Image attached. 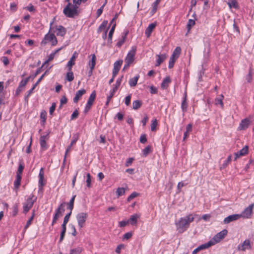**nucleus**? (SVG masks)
Segmentation results:
<instances>
[{
    "mask_svg": "<svg viewBox=\"0 0 254 254\" xmlns=\"http://www.w3.org/2000/svg\"><path fill=\"white\" fill-rule=\"evenodd\" d=\"M156 26V23H152L149 25V26L147 27L145 31V34L147 36V37H149L151 33H152L153 30Z\"/></svg>",
    "mask_w": 254,
    "mask_h": 254,
    "instance_id": "412c9836",
    "label": "nucleus"
},
{
    "mask_svg": "<svg viewBox=\"0 0 254 254\" xmlns=\"http://www.w3.org/2000/svg\"><path fill=\"white\" fill-rule=\"evenodd\" d=\"M96 91L95 90H94L93 91H92V92L90 94V95L88 99L87 102L85 105V108L84 110V114H87L91 109V107L93 104V102L96 98Z\"/></svg>",
    "mask_w": 254,
    "mask_h": 254,
    "instance_id": "0eeeda50",
    "label": "nucleus"
},
{
    "mask_svg": "<svg viewBox=\"0 0 254 254\" xmlns=\"http://www.w3.org/2000/svg\"><path fill=\"white\" fill-rule=\"evenodd\" d=\"M248 146L246 145L240 151L236 152L235 153V160H236L237 158L240 157L241 156H243L247 154L248 153Z\"/></svg>",
    "mask_w": 254,
    "mask_h": 254,
    "instance_id": "f3484780",
    "label": "nucleus"
},
{
    "mask_svg": "<svg viewBox=\"0 0 254 254\" xmlns=\"http://www.w3.org/2000/svg\"><path fill=\"white\" fill-rule=\"evenodd\" d=\"M195 215L190 214L185 217H182L175 223L177 230L179 233H183L189 227L190 223L193 221Z\"/></svg>",
    "mask_w": 254,
    "mask_h": 254,
    "instance_id": "f257e3e1",
    "label": "nucleus"
},
{
    "mask_svg": "<svg viewBox=\"0 0 254 254\" xmlns=\"http://www.w3.org/2000/svg\"><path fill=\"white\" fill-rule=\"evenodd\" d=\"M78 138H79V134L78 133L75 134H74L73 135L72 140L71 141L69 145L66 148L65 152V154H64V161H63V164L64 165V163L65 162L66 158V156H67V153L70 150L71 147L74 144H75L76 143V141L78 139Z\"/></svg>",
    "mask_w": 254,
    "mask_h": 254,
    "instance_id": "9b49d317",
    "label": "nucleus"
},
{
    "mask_svg": "<svg viewBox=\"0 0 254 254\" xmlns=\"http://www.w3.org/2000/svg\"><path fill=\"white\" fill-rule=\"evenodd\" d=\"M67 102V98L65 95L62 96L60 100V108H62L63 105L65 104Z\"/></svg>",
    "mask_w": 254,
    "mask_h": 254,
    "instance_id": "864d4df0",
    "label": "nucleus"
},
{
    "mask_svg": "<svg viewBox=\"0 0 254 254\" xmlns=\"http://www.w3.org/2000/svg\"><path fill=\"white\" fill-rule=\"evenodd\" d=\"M116 92V91H114V88H113V89L110 91V95L108 96L107 97V101L106 103V105H107L109 104V102L110 101L112 97L114 95Z\"/></svg>",
    "mask_w": 254,
    "mask_h": 254,
    "instance_id": "a19ab883",
    "label": "nucleus"
},
{
    "mask_svg": "<svg viewBox=\"0 0 254 254\" xmlns=\"http://www.w3.org/2000/svg\"><path fill=\"white\" fill-rule=\"evenodd\" d=\"M21 180V176L19 175H16V178L14 182V186L15 189H17L19 188Z\"/></svg>",
    "mask_w": 254,
    "mask_h": 254,
    "instance_id": "72a5a7b5",
    "label": "nucleus"
},
{
    "mask_svg": "<svg viewBox=\"0 0 254 254\" xmlns=\"http://www.w3.org/2000/svg\"><path fill=\"white\" fill-rule=\"evenodd\" d=\"M125 245L124 244H120V245H119L116 249V253L119 254L121 253V251L122 249H124L125 248Z\"/></svg>",
    "mask_w": 254,
    "mask_h": 254,
    "instance_id": "052dcab7",
    "label": "nucleus"
},
{
    "mask_svg": "<svg viewBox=\"0 0 254 254\" xmlns=\"http://www.w3.org/2000/svg\"><path fill=\"white\" fill-rule=\"evenodd\" d=\"M126 38V34L122 37V38L120 39L117 43L116 46L118 47H121L122 45L124 43Z\"/></svg>",
    "mask_w": 254,
    "mask_h": 254,
    "instance_id": "79ce46f5",
    "label": "nucleus"
},
{
    "mask_svg": "<svg viewBox=\"0 0 254 254\" xmlns=\"http://www.w3.org/2000/svg\"><path fill=\"white\" fill-rule=\"evenodd\" d=\"M107 0H106L105 2L104 3V4L100 8H99L97 10V13H96L97 17L100 16L101 15V14L102 13L104 7V6L105 5V4L107 3Z\"/></svg>",
    "mask_w": 254,
    "mask_h": 254,
    "instance_id": "4d7b16f0",
    "label": "nucleus"
},
{
    "mask_svg": "<svg viewBox=\"0 0 254 254\" xmlns=\"http://www.w3.org/2000/svg\"><path fill=\"white\" fill-rule=\"evenodd\" d=\"M171 82V78L169 76L166 77L163 80L161 84V87L163 89H167L169 84Z\"/></svg>",
    "mask_w": 254,
    "mask_h": 254,
    "instance_id": "aec40b11",
    "label": "nucleus"
},
{
    "mask_svg": "<svg viewBox=\"0 0 254 254\" xmlns=\"http://www.w3.org/2000/svg\"><path fill=\"white\" fill-rule=\"evenodd\" d=\"M37 200V197L33 194H31L23 203V213L26 214L32 208L33 204Z\"/></svg>",
    "mask_w": 254,
    "mask_h": 254,
    "instance_id": "20e7f679",
    "label": "nucleus"
},
{
    "mask_svg": "<svg viewBox=\"0 0 254 254\" xmlns=\"http://www.w3.org/2000/svg\"><path fill=\"white\" fill-rule=\"evenodd\" d=\"M82 252V249L80 247H77L75 249L70 250V254H78Z\"/></svg>",
    "mask_w": 254,
    "mask_h": 254,
    "instance_id": "37998d69",
    "label": "nucleus"
},
{
    "mask_svg": "<svg viewBox=\"0 0 254 254\" xmlns=\"http://www.w3.org/2000/svg\"><path fill=\"white\" fill-rule=\"evenodd\" d=\"M246 79L249 83L251 82L252 81V69L251 67H250L249 69V72L246 77Z\"/></svg>",
    "mask_w": 254,
    "mask_h": 254,
    "instance_id": "c03bdc74",
    "label": "nucleus"
},
{
    "mask_svg": "<svg viewBox=\"0 0 254 254\" xmlns=\"http://www.w3.org/2000/svg\"><path fill=\"white\" fill-rule=\"evenodd\" d=\"M116 193L118 196L123 195L125 193V189L124 188H118L117 190Z\"/></svg>",
    "mask_w": 254,
    "mask_h": 254,
    "instance_id": "de8ad7c7",
    "label": "nucleus"
},
{
    "mask_svg": "<svg viewBox=\"0 0 254 254\" xmlns=\"http://www.w3.org/2000/svg\"><path fill=\"white\" fill-rule=\"evenodd\" d=\"M136 47H132L131 49L128 53L126 59L125 63H127V65H130L134 60V56L136 53Z\"/></svg>",
    "mask_w": 254,
    "mask_h": 254,
    "instance_id": "6e6552de",
    "label": "nucleus"
},
{
    "mask_svg": "<svg viewBox=\"0 0 254 254\" xmlns=\"http://www.w3.org/2000/svg\"><path fill=\"white\" fill-rule=\"evenodd\" d=\"M47 71H46L38 79L37 82L33 85V87L34 88H36V87L38 85V84L41 81V80L43 79L44 76L46 75Z\"/></svg>",
    "mask_w": 254,
    "mask_h": 254,
    "instance_id": "603ef678",
    "label": "nucleus"
},
{
    "mask_svg": "<svg viewBox=\"0 0 254 254\" xmlns=\"http://www.w3.org/2000/svg\"><path fill=\"white\" fill-rule=\"evenodd\" d=\"M35 88L32 87L31 89H30L27 93V94L25 95L24 100L27 103L28 102L29 100V97L31 95V94L33 93L34 89Z\"/></svg>",
    "mask_w": 254,
    "mask_h": 254,
    "instance_id": "a18cd8bd",
    "label": "nucleus"
},
{
    "mask_svg": "<svg viewBox=\"0 0 254 254\" xmlns=\"http://www.w3.org/2000/svg\"><path fill=\"white\" fill-rule=\"evenodd\" d=\"M63 48V47H61V48L57 49L56 50H55L54 52L51 53L49 55V56H48V59L46 60V63H49V62L52 61L54 59V58L55 56V55L57 53H58V52H59L61 50H62Z\"/></svg>",
    "mask_w": 254,
    "mask_h": 254,
    "instance_id": "393cba45",
    "label": "nucleus"
},
{
    "mask_svg": "<svg viewBox=\"0 0 254 254\" xmlns=\"http://www.w3.org/2000/svg\"><path fill=\"white\" fill-rule=\"evenodd\" d=\"M241 218V215L239 214H235L233 215H230L228 217H226L223 220V224H229L232 222L237 220Z\"/></svg>",
    "mask_w": 254,
    "mask_h": 254,
    "instance_id": "4468645a",
    "label": "nucleus"
},
{
    "mask_svg": "<svg viewBox=\"0 0 254 254\" xmlns=\"http://www.w3.org/2000/svg\"><path fill=\"white\" fill-rule=\"evenodd\" d=\"M56 107V103H53L52 104V106L50 108V110H49V113L51 115H53V112L55 110Z\"/></svg>",
    "mask_w": 254,
    "mask_h": 254,
    "instance_id": "774afa93",
    "label": "nucleus"
},
{
    "mask_svg": "<svg viewBox=\"0 0 254 254\" xmlns=\"http://www.w3.org/2000/svg\"><path fill=\"white\" fill-rule=\"evenodd\" d=\"M24 168V165L23 163L20 162L18 166V168L17 171L16 172V175H19L21 176L22 173Z\"/></svg>",
    "mask_w": 254,
    "mask_h": 254,
    "instance_id": "4c0bfd02",
    "label": "nucleus"
},
{
    "mask_svg": "<svg viewBox=\"0 0 254 254\" xmlns=\"http://www.w3.org/2000/svg\"><path fill=\"white\" fill-rule=\"evenodd\" d=\"M78 54L77 52L75 51L69 61L67 62L66 66L68 68V70H71L72 69V66L75 64V60L77 58Z\"/></svg>",
    "mask_w": 254,
    "mask_h": 254,
    "instance_id": "dca6fc26",
    "label": "nucleus"
},
{
    "mask_svg": "<svg viewBox=\"0 0 254 254\" xmlns=\"http://www.w3.org/2000/svg\"><path fill=\"white\" fill-rule=\"evenodd\" d=\"M251 122L250 118H246L242 120L239 124V129L240 130H245L249 127Z\"/></svg>",
    "mask_w": 254,
    "mask_h": 254,
    "instance_id": "ddd939ff",
    "label": "nucleus"
},
{
    "mask_svg": "<svg viewBox=\"0 0 254 254\" xmlns=\"http://www.w3.org/2000/svg\"><path fill=\"white\" fill-rule=\"evenodd\" d=\"M131 97V94H129L128 96L126 97L125 100V103L127 106H128L130 104Z\"/></svg>",
    "mask_w": 254,
    "mask_h": 254,
    "instance_id": "338daca9",
    "label": "nucleus"
},
{
    "mask_svg": "<svg viewBox=\"0 0 254 254\" xmlns=\"http://www.w3.org/2000/svg\"><path fill=\"white\" fill-rule=\"evenodd\" d=\"M79 5L73 3V5L70 2H68L67 4L64 7L63 10L64 14L69 18H74L75 16H78L79 14V11L78 8Z\"/></svg>",
    "mask_w": 254,
    "mask_h": 254,
    "instance_id": "7ed1b4c3",
    "label": "nucleus"
},
{
    "mask_svg": "<svg viewBox=\"0 0 254 254\" xmlns=\"http://www.w3.org/2000/svg\"><path fill=\"white\" fill-rule=\"evenodd\" d=\"M181 53V48L180 47H177L175 50H174L172 55H171V57L175 58L177 59Z\"/></svg>",
    "mask_w": 254,
    "mask_h": 254,
    "instance_id": "b1692460",
    "label": "nucleus"
},
{
    "mask_svg": "<svg viewBox=\"0 0 254 254\" xmlns=\"http://www.w3.org/2000/svg\"><path fill=\"white\" fill-rule=\"evenodd\" d=\"M52 27H54L52 32L54 33H56L57 36L64 37L66 33V28L62 25H56L55 26H52Z\"/></svg>",
    "mask_w": 254,
    "mask_h": 254,
    "instance_id": "9d476101",
    "label": "nucleus"
},
{
    "mask_svg": "<svg viewBox=\"0 0 254 254\" xmlns=\"http://www.w3.org/2000/svg\"><path fill=\"white\" fill-rule=\"evenodd\" d=\"M31 77V76H28V77L26 78L25 79L22 80L19 84L18 86L20 87L23 88L25 86V85L27 84V82L29 81L30 78Z\"/></svg>",
    "mask_w": 254,
    "mask_h": 254,
    "instance_id": "e433bc0d",
    "label": "nucleus"
},
{
    "mask_svg": "<svg viewBox=\"0 0 254 254\" xmlns=\"http://www.w3.org/2000/svg\"><path fill=\"white\" fill-rule=\"evenodd\" d=\"M55 18L53 19V21L50 22V29L49 32L46 34L43 39L41 42V45L42 46L46 45L48 42L51 43V45L52 46H56L58 43L57 39L55 35V34L52 32L54 27H52V25H53L54 22Z\"/></svg>",
    "mask_w": 254,
    "mask_h": 254,
    "instance_id": "f03ea898",
    "label": "nucleus"
},
{
    "mask_svg": "<svg viewBox=\"0 0 254 254\" xmlns=\"http://www.w3.org/2000/svg\"><path fill=\"white\" fill-rule=\"evenodd\" d=\"M138 195V193L136 192H132L130 195H129V196L127 197V201H130L131 200H132L133 198L135 197Z\"/></svg>",
    "mask_w": 254,
    "mask_h": 254,
    "instance_id": "680f3d73",
    "label": "nucleus"
},
{
    "mask_svg": "<svg viewBox=\"0 0 254 254\" xmlns=\"http://www.w3.org/2000/svg\"><path fill=\"white\" fill-rule=\"evenodd\" d=\"M224 99V96L221 94L219 97L217 98L215 101V104L216 105H220L222 108L224 107L223 100Z\"/></svg>",
    "mask_w": 254,
    "mask_h": 254,
    "instance_id": "c85d7f7f",
    "label": "nucleus"
},
{
    "mask_svg": "<svg viewBox=\"0 0 254 254\" xmlns=\"http://www.w3.org/2000/svg\"><path fill=\"white\" fill-rule=\"evenodd\" d=\"M88 218V214L86 212H80L76 216L78 226L80 229L83 228Z\"/></svg>",
    "mask_w": 254,
    "mask_h": 254,
    "instance_id": "39448f33",
    "label": "nucleus"
},
{
    "mask_svg": "<svg viewBox=\"0 0 254 254\" xmlns=\"http://www.w3.org/2000/svg\"><path fill=\"white\" fill-rule=\"evenodd\" d=\"M87 179L86 181V184H87V187L88 188H90L91 186V175L89 173H87L86 175Z\"/></svg>",
    "mask_w": 254,
    "mask_h": 254,
    "instance_id": "13d9d810",
    "label": "nucleus"
},
{
    "mask_svg": "<svg viewBox=\"0 0 254 254\" xmlns=\"http://www.w3.org/2000/svg\"><path fill=\"white\" fill-rule=\"evenodd\" d=\"M181 109L184 114L187 111L188 103L187 102V93H185V96L181 104Z\"/></svg>",
    "mask_w": 254,
    "mask_h": 254,
    "instance_id": "5701e85b",
    "label": "nucleus"
},
{
    "mask_svg": "<svg viewBox=\"0 0 254 254\" xmlns=\"http://www.w3.org/2000/svg\"><path fill=\"white\" fill-rule=\"evenodd\" d=\"M47 113L45 111H42L40 114L41 121L44 124L46 120Z\"/></svg>",
    "mask_w": 254,
    "mask_h": 254,
    "instance_id": "8fccbe9b",
    "label": "nucleus"
},
{
    "mask_svg": "<svg viewBox=\"0 0 254 254\" xmlns=\"http://www.w3.org/2000/svg\"><path fill=\"white\" fill-rule=\"evenodd\" d=\"M78 115L79 113L78 110L77 109L75 110L71 116L70 120H73L76 119L78 117Z\"/></svg>",
    "mask_w": 254,
    "mask_h": 254,
    "instance_id": "bf43d9fd",
    "label": "nucleus"
},
{
    "mask_svg": "<svg viewBox=\"0 0 254 254\" xmlns=\"http://www.w3.org/2000/svg\"><path fill=\"white\" fill-rule=\"evenodd\" d=\"M108 24L107 20H104L102 23L100 25L99 27L97 29V33H100L102 30L105 31Z\"/></svg>",
    "mask_w": 254,
    "mask_h": 254,
    "instance_id": "cd10ccee",
    "label": "nucleus"
},
{
    "mask_svg": "<svg viewBox=\"0 0 254 254\" xmlns=\"http://www.w3.org/2000/svg\"><path fill=\"white\" fill-rule=\"evenodd\" d=\"M254 207V204H251L246 207L241 214V217L244 218H250L252 216L253 210Z\"/></svg>",
    "mask_w": 254,
    "mask_h": 254,
    "instance_id": "1a4fd4ad",
    "label": "nucleus"
},
{
    "mask_svg": "<svg viewBox=\"0 0 254 254\" xmlns=\"http://www.w3.org/2000/svg\"><path fill=\"white\" fill-rule=\"evenodd\" d=\"M139 78V75L137 74L133 78H130L129 80V84L130 87L135 86L137 82V81Z\"/></svg>",
    "mask_w": 254,
    "mask_h": 254,
    "instance_id": "bb28decb",
    "label": "nucleus"
},
{
    "mask_svg": "<svg viewBox=\"0 0 254 254\" xmlns=\"http://www.w3.org/2000/svg\"><path fill=\"white\" fill-rule=\"evenodd\" d=\"M123 75L121 77L119 78L116 82V84L114 86V87H113L114 88V91H117L118 87L120 86L121 85V81L122 80V79L123 78Z\"/></svg>",
    "mask_w": 254,
    "mask_h": 254,
    "instance_id": "58836bf2",
    "label": "nucleus"
},
{
    "mask_svg": "<svg viewBox=\"0 0 254 254\" xmlns=\"http://www.w3.org/2000/svg\"><path fill=\"white\" fill-rule=\"evenodd\" d=\"M195 21L194 20L191 19L189 20L187 25L188 31H189L191 28L195 25Z\"/></svg>",
    "mask_w": 254,
    "mask_h": 254,
    "instance_id": "ea45409f",
    "label": "nucleus"
},
{
    "mask_svg": "<svg viewBox=\"0 0 254 254\" xmlns=\"http://www.w3.org/2000/svg\"><path fill=\"white\" fill-rule=\"evenodd\" d=\"M227 4L230 8H238L239 7L237 0H229V1L227 2Z\"/></svg>",
    "mask_w": 254,
    "mask_h": 254,
    "instance_id": "c756f323",
    "label": "nucleus"
},
{
    "mask_svg": "<svg viewBox=\"0 0 254 254\" xmlns=\"http://www.w3.org/2000/svg\"><path fill=\"white\" fill-rule=\"evenodd\" d=\"M176 60H177V59H176L175 58H174L171 57H170L169 62V65H168L169 68H170V69L172 68L174 66V63Z\"/></svg>",
    "mask_w": 254,
    "mask_h": 254,
    "instance_id": "3c124183",
    "label": "nucleus"
},
{
    "mask_svg": "<svg viewBox=\"0 0 254 254\" xmlns=\"http://www.w3.org/2000/svg\"><path fill=\"white\" fill-rule=\"evenodd\" d=\"M231 159L232 156L231 155H229L227 157V159L225 161H224V163H223L222 167L225 168L228 165V164L231 161Z\"/></svg>",
    "mask_w": 254,
    "mask_h": 254,
    "instance_id": "6e6d98bb",
    "label": "nucleus"
},
{
    "mask_svg": "<svg viewBox=\"0 0 254 254\" xmlns=\"http://www.w3.org/2000/svg\"><path fill=\"white\" fill-rule=\"evenodd\" d=\"M141 101L139 100L134 101L132 103V109L135 110H137L141 106Z\"/></svg>",
    "mask_w": 254,
    "mask_h": 254,
    "instance_id": "473e14b6",
    "label": "nucleus"
},
{
    "mask_svg": "<svg viewBox=\"0 0 254 254\" xmlns=\"http://www.w3.org/2000/svg\"><path fill=\"white\" fill-rule=\"evenodd\" d=\"M62 216L63 214L61 213V211L59 210V209H57L54 217L58 219L60 217H61Z\"/></svg>",
    "mask_w": 254,
    "mask_h": 254,
    "instance_id": "e2e57ef3",
    "label": "nucleus"
},
{
    "mask_svg": "<svg viewBox=\"0 0 254 254\" xmlns=\"http://www.w3.org/2000/svg\"><path fill=\"white\" fill-rule=\"evenodd\" d=\"M86 93V90L84 89H82L78 90L76 93L75 96L73 99V101L74 103H77L79 101V99Z\"/></svg>",
    "mask_w": 254,
    "mask_h": 254,
    "instance_id": "a211bd4d",
    "label": "nucleus"
},
{
    "mask_svg": "<svg viewBox=\"0 0 254 254\" xmlns=\"http://www.w3.org/2000/svg\"><path fill=\"white\" fill-rule=\"evenodd\" d=\"M44 172L43 168H41L40 170L39 174V181H38V186H40L41 187H43L45 184L43 182L44 179Z\"/></svg>",
    "mask_w": 254,
    "mask_h": 254,
    "instance_id": "6ab92c4d",
    "label": "nucleus"
},
{
    "mask_svg": "<svg viewBox=\"0 0 254 254\" xmlns=\"http://www.w3.org/2000/svg\"><path fill=\"white\" fill-rule=\"evenodd\" d=\"M139 216L137 214L131 215L129 219L128 220V223H130L132 225H135L137 223V220Z\"/></svg>",
    "mask_w": 254,
    "mask_h": 254,
    "instance_id": "a878e982",
    "label": "nucleus"
},
{
    "mask_svg": "<svg viewBox=\"0 0 254 254\" xmlns=\"http://www.w3.org/2000/svg\"><path fill=\"white\" fill-rule=\"evenodd\" d=\"M157 126V121L156 119H154L152 121L151 125V130L153 131L156 130V126Z\"/></svg>",
    "mask_w": 254,
    "mask_h": 254,
    "instance_id": "5fc2aeb1",
    "label": "nucleus"
},
{
    "mask_svg": "<svg viewBox=\"0 0 254 254\" xmlns=\"http://www.w3.org/2000/svg\"><path fill=\"white\" fill-rule=\"evenodd\" d=\"M151 146L150 145L147 146L142 150L143 155L144 156H146L151 152Z\"/></svg>",
    "mask_w": 254,
    "mask_h": 254,
    "instance_id": "49530a36",
    "label": "nucleus"
},
{
    "mask_svg": "<svg viewBox=\"0 0 254 254\" xmlns=\"http://www.w3.org/2000/svg\"><path fill=\"white\" fill-rule=\"evenodd\" d=\"M251 249L250 241L248 239L245 240L243 244H240L238 246V250L242 251H245L246 250H251Z\"/></svg>",
    "mask_w": 254,
    "mask_h": 254,
    "instance_id": "2eb2a0df",
    "label": "nucleus"
},
{
    "mask_svg": "<svg viewBox=\"0 0 254 254\" xmlns=\"http://www.w3.org/2000/svg\"><path fill=\"white\" fill-rule=\"evenodd\" d=\"M140 142L141 143L144 144L147 142V138L145 134H142L140 137Z\"/></svg>",
    "mask_w": 254,
    "mask_h": 254,
    "instance_id": "69168bd1",
    "label": "nucleus"
},
{
    "mask_svg": "<svg viewBox=\"0 0 254 254\" xmlns=\"http://www.w3.org/2000/svg\"><path fill=\"white\" fill-rule=\"evenodd\" d=\"M34 218H33V217H30V218L29 219V220L27 221L26 224L24 227V230L26 231V230L29 227V226L31 224V223L33 221Z\"/></svg>",
    "mask_w": 254,
    "mask_h": 254,
    "instance_id": "0e129e2a",
    "label": "nucleus"
},
{
    "mask_svg": "<svg viewBox=\"0 0 254 254\" xmlns=\"http://www.w3.org/2000/svg\"><path fill=\"white\" fill-rule=\"evenodd\" d=\"M157 59L156 60V66L160 65L166 59L167 55L166 54L157 55Z\"/></svg>",
    "mask_w": 254,
    "mask_h": 254,
    "instance_id": "4be33fe9",
    "label": "nucleus"
},
{
    "mask_svg": "<svg viewBox=\"0 0 254 254\" xmlns=\"http://www.w3.org/2000/svg\"><path fill=\"white\" fill-rule=\"evenodd\" d=\"M213 246V243L210 241V240L207 243L202 244L198 247L200 250H204L208 248L209 247Z\"/></svg>",
    "mask_w": 254,
    "mask_h": 254,
    "instance_id": "c9c22d12",
    "label": "nucleus"
},
{
    "mask_svg": "<svg viewBox=\"0 0 254 254\" xmlns=\"http://www.w3.org/2000/svg\"><path fill=\"white\" fill-rule=\"evenodd\" d=\"M96 58L94 54L92 55V59L91 61L89 62V65L90 67V69H91V70H93V69L95 67V64H96Z\"/></svg>",
    "mask_w": 254,
    "mask_h": 254,
    "instance_id": "7c9ffc66",
    "label": "nucleus"
},
{
    "mask_svg": "<svg viewBox=\"0 0 254 254\" xmlns=\"http://www.w3.org/2000/svg\"><path fill=\"white\" fill-rule=\"evenodd\" d=\"M116 24H115L111 28V30L109 31V35H108V40L109 41H112V36L115 29Z\"/></svg>",
    "mask_w": 254,
    "mask_h": 254,
    "instance_id": "09e8293b",
    "label": "nucleus"
},
{
    "mask_svg": "<svg viewBox=\"0 0 254 254\" xmlns=\"http://www.w3.org/2000/svg\"><path fill=\"white\" fill-rule=\"evenodd\" d=\"M49 138V133H47L46 135H41L40 138V146L43 150H46L48 148V145L47 144L46 140H47Z\"/></svg>",
    "mask_w": 254,
    "mask_h": 254,
    "instance_id": "f8f14e48",
    "label": "nucleus"
},
{
    "mask_svg": "<svg viewBox=\"0 0 254 254\" xmlns=\"http://www.w3.org/2000/svg\"><path fill=\"white\" fill-rule=\"evenodd\" d=\"M122 63H123L122 60L117 61L114 64L113 70L119 72L121 68V66L122 64Z\"/></svg>",
    "mask_w": 254,
    "mask_h": 254,
    "instance_id": "2f4dec72",
    "label": "nucleus"
},
{
    "mask_svg": "<svg viewBox=\"0 0 254 254\" xmlns=\"http://www.w3.org/2000/svg\"><path fill=\"white\" fill-rule=\"evenodd\" d=\"M228 231L226 229H224L216 234L210 241L213 243V245L220 242L227 235Z\"/></svg>",
    "mask_w": 254,
    "mask_h": 254,
    "instance_id": "423d86ee",
    "label": "nucleus"
},
{
    "mask_svg": "<svg viewBox=\"0 0 254 254\" xmlns=\"http://www.w3.org/2000/svg\"><path fill=\"white\" fill-rule=\"evenodd\" d=\"M68 71L66 73V79L68 81H72L74 79V75L73 73L71 70H68Z\"/></svg>",
    "mask_w": 254,
    "mask_h": 254,
    "instance_id": "f704fd0d",
    "label": "nucleus"
}]
</instances>
